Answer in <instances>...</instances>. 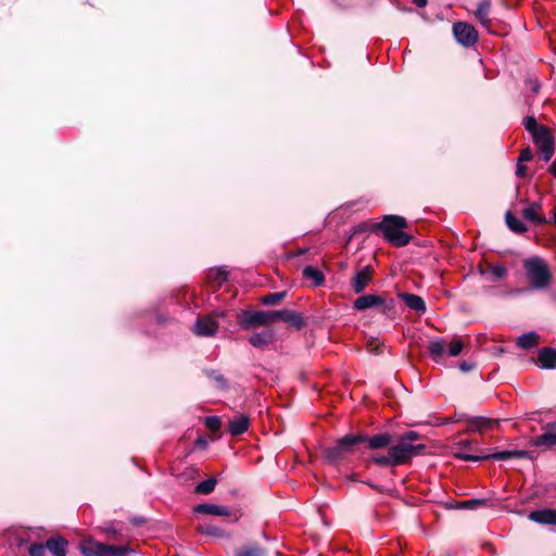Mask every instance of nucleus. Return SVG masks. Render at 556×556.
Returning <instances> with one entry per match:
<instances>
[{
	"mask_svg": "<svg viewBox=\"0 0 556 556\" xmlns=\"http://www.w3.org/2000/svg\"><path fill=\"white\" fill-rule=\"evenodd\" d=\"M363 439V443H367L370 450H381L389 447L388 454L386 455H372L369 458V463L375 464L379 467H397L410 463V460L424 453L426 445L422 443L414 444V442L420 440L421 435L414 430L403 432L399 435L395 444L392 443V435L388 432L377 433L368 437L359 434Z\"/></svg>",
	"mask_w": 556,
	"mask_h": 556,
	"instance_id": "f257e3e1",
	"label": "nucleus"
},
{
	"mask_svg": "<svg viewBox=\"0 0 556 556\" xmlns=\"http://www.w3.org/2000/svg\"><path fill=\"white\" fill-rule=\"evenodd\" d=\"M404 228H407V222L399 215H387L375 225V229L380 231L387 241L397 248L407 245L412 239L409 235L403 231Z\"/></svg>",
	"mask_w": 556,
	"mask_h": 556,
	"instance_id": "f03ea898",
	"label": "nucleus"
},
{
	"mask_svg": "<svg viewBox=\"0 0 556 556\" xmlns=\"http://www.w3.org/2000/svg\"><path fill=\"white\" fill-rule=\"evenodd\" d=\"M78 548L83 556H128L135 553L129 543L111 545L96 541L92 538L81 539Z\"/></svg>",
	"mask_w": 556,
	"mask_h": 556,
	"instance_id": "7ed1b4c3",
	"label": "nucleus"
},
{
	"mask_svg": "<svg viewBox=\"0 0 556 556\" xmlns=\"http://www.w3.org/2000/svg\"><path fill=\"white\" fill-rule=\"evenodd\" d=\"M363 442L364 439L358 434H346L339 439L334 445L325 447L323 456L327 462L338 464L352 455L355 452V446Z\"/></svg>",
	"mask_w": 556,
	"mask_h": 556,
	"instance_id": "20e7f679",
	"label": "nucleus"
},
{
	"mask_svg": "<svg viewBox=\"0 0 556 556\" xmlns=\"http://www.w3.org/2000/svg\"><path fill=\"white\" fill-rule=\"evenodd\" d=\"M278 311H241L237 321L241 329L250 330L277 323Z\"/></svg>",
	"mask_w": 556,
	"mask_h": 556,
	"instance_id": "39448f33",
	"label": "nucleus"
},
{
	"mask_svg": "<svg viewBox=\"0 0 556 556\" xmlns=\"http://www.w3.org/2000/svg\"><path fill=\"white\" fill-rule=\"evenodd\" d=\"M527 276L532 287L545 288L551 280V273L545 261L539 257H532L525 261Z\"/></svg>",
	"mask_w": 556,
	"mask_h": 556,
	"instance_id": "423d86ee",
	"label": "nucleus"
},
{
	"mask_svg": "<svg viewBox=\"0 0 556 556\" xmlns=\"http://www.w3.org/2000/svg\"><path fill=\"white\" fill-rule=\"evenodd\" d=\"M534 144L539 150V157L543 162H548L554 153V139L547 127L543 126L531 135Z\"/></svg>",
	"mask_w": 556,
	"mask_h": 556,
	"instance_id": "0eeeda50",
	"label": "nucleus"
},
{
	"mask_svg": "<svg viewBox=\"0 0 556 556\" xmlns=\"http://www.w3.org/2000/svg\"><path fill=\"white\" fill-rule=\"evenodd\" d=\"M534 144L539 150V157L543 162H548L554 153V139L547 127L543 126L531 135Z\"/></svg>",
	"mask_w": 556,
	"mask_h": 556,
	"instance_id": "6e6552de",
	"label": "nucleus"
},
{
	"mask_svg": "<svg viewBox=\"0 0 556 556\" xmlns=\"http://www.w3.org/2000/svg\"><path fill=\"white\" fill-rule=\"evenodd\" d=\"M453 34L458 43L464 47H472L478 40L476 28L465 22H457L453 25Z\"/></svg>",
	"mask_w": 556,
	"mask_h": 556,
	"instance_id": "1a4fd4ad",
	"label": "nucleus"
},
{
	"mask_svg": "<svg viewBox=\"0 0 556 556\" xmlns=\"http://www.w3.org/2000/svg\"><path fill=\"white\" fill-rule=\"evenodd\" d=\"M465 421L467 424V426H466L467 432H479V433H483V432L488 431L489 429L498 427L501 424L500 419L488 418V417H482V416L467 417L465 419Z\"/></svg>",
	"mask_w": 556,
	"mask_h": 556,
	"instance_id": "9d476101",
	"label": "nucleus"
},
{
	"mask_svg": "<svg viewBox=\"0 0 556 556\" xmlns=\"http://www.w3.org/2000/svg\"><path fill=\"white\" fill-rule=\"evenodd\" d=\"M218 324L213 316L205 315L199 317L193 326V331L200 337H212L215 336L218 330Z\"/></svg>",
	"mask_w": 556,
	"mask_h": 556,
	"instance_id": "9b49d317",
	"label": "nucleus"
},
{
	"mask_svg": "<svg viewBox=\"0 0 556 556\" xmlns=\"http://www.w3.org/2000/svg\"><path fill=\"white\" fill-rule=\"evenodd\" d=\"M372 274L374 269L369 265L357 270L351 279V287L353 291L357 294L362 293L372 280Z\"/></svg>",
	"mask_w": 556,
	"mask_h": 556,
	"instance_id": "f8f14e48",
	"label": "nucleus"
},
{
	"mask_svg": "<svg viewBox=\"0 0 556 556\" xmlns=\"http://www.w3.org/2000/svg\"><path fill=\"white\" fill-rule=\"evenodd\" d=\"M250 427V418L244 414L233 416L227 424V432L233 437H238L248 431Z\"/></svg>",
	"mask_w": 556,
	"mask_h": 556,
	"instance_id": "ddd939ff",
	"label": "nucleus"
},
{
	"mask_svg": "<svg viewBox=\"0 0 556 556\" xmlns=\"http://www.w3.org/2000/svg\"><path fill=\"white\" fill-rule=\"evenodd\" d=\"M532 446L553 447L556 445V425H547L545 431L530 441Z\"/></svg>",
	"mask_w": 556,
	"mask_h": 556,
	"instance_id": "4468645a",
	"label": "nucleus"
},
{
	"mask_svg": "<svg viewBox=\"0 0 556 556\" xmlns=\"http://www.w3.org/2000/svg\"><path fill=\"white\" fill-rule=\"evenodd\" d=\"M285 321L296 330H301L306 326L305 318L298 312L281 309L278 311L277 321Z\"/></svg>",
	"mask_w": 556,
	"mask_h": 556,
	"instance_id": "2eb2a0df",
	"label": "nucleus"
},
{
	"mask_svg": "<svg viewBox=\"0 0 556 556\" xmlns=\"http://www.w3.org/2000/svg\"><path fill=\"white\" fill-rule=\"evenodd\" d=\"M45 546L53 556H66L68 541L61 535H54L46 541Z\"/></svg>",
	"mask_w": 556,
	"mask_h": 556,
	"instance_id": "dca6fc26",
	"label": "nucleus"
},
{
	"mask_svg": "<svg viewBox=\"0 0 556 556\" xmlns=\"http://www.w3.org/2000/svg\"><path fill=\"white\" fill-rule=\"evenodd\" d=\"M275 341V332L273 329H264L250 336L249 342L257 349H265Z\"/></svg>",
	"mask_w": 556,
	"mask_h": 556,
	"instance_id": "f3484780",
	"label": "nucleus"
},
{
	"mask_svg": "<svg viewBox=\"0 0 556 556\" xmlns=\"http://www.w3.org/2000/svg\"><path fill=\"white\" fill-rule=\"evenodd\" d=\"M529 519L540 525L556 526V509L544 508L533 510L529 514Z\"/></svg>",
	"mask_w": 556,
	"mask_h": 556,
	"instance_id": "a211bd4d",
	"label": "nucleus"
},
{
	"mask_svg": "<svg viewBox=\"0 0 556 556\" xmlns=\"http://www.w3.org/2000/svg\"><path fill=\"white\" fill-rule=\"evenodd\" d=\"M381 303H383V296L377 294H366L358 296L353 302V307L356 311H365L367 308L378 307V305Z\"/></svg>",
	"mask_w": 556,
	"mask_h": 556,
	"instance_id": "6ab92c4d",
	"label": "nucleus"
},
{
	"mask_svg": "<svg viewBox=\"0 0 556 556\" xmlns=\"http://www.w3.org/2000/svg\"><path fill=\"white\" fill-rule=\"evenodd\" d=\"M541 368L552 369L556 368V349L543 348L539 351L538 359L535 362Z\"/></svg>",
	"mask_w": 556,
	"mask_h": 556,
	"instance_id": "aec40b11",
	"label": "nucleus"
},
{
	"mask_svg": "<svg viewBox=\"0 0 556 556\" xmlns=\"http://www.w3.org/2000/svg\"><path fill=\"white\" fill-rule=\"evenodd\" d=\"M542 206L539 203H531L522 210V216L525 219L533 222L539 225L546 224V218L541 213Z\"/></svg>",
	"mask_w": 556,
	"mask_h": 556,
	"instance_id": "412c9836",
	"label": "nucleus"
},
{
	"mask_svg": "<svg viewBox=\"0 0 556 556\" xmlns=\"http://www.w3.org/2000/svg\"><path fill=\"white\" fill-rule=\"evenodd\" d=\"M399 296L410 309L421 314L426 312V303L421 296L407 292L400 293Z\"/></svg>",
	"mask_w": 556,
	"mask_h": 556,
	"instance_id": "4be33fe9",
	"label": "nucleus"
},
{
	"mask_svg": "<svg viewBox=\"0 0 556 556\" xmlns=\"http://www.w3.org/2000/svg\"><path fill=\"white\" fill-rule=\"evenodd\" d=\"M193 511L198 514H206L214 516H230V510L228 507L216 504H199L193 508Z\"/></svg>",
	"mask_w": 556,
	"mask_h": 556,
	"instance_id": "5701e85b",
	"label": "nucleus"
},
{
	"mask_svg": "<svg viewBox=\"0 0 556 556\" xmlns=\"http://www.w3.org/2000/svg\"><path fill=\"white\" fill-rule=\"evenodd\" d=\"M302 276L306 280H311L314 287H320L325 283L323 271L313 266H305L302 270Z\"/></svg>",
	"mask_w": 556,
	"mask_h": 556,
	"instance_id": "b1692460",
	"label": "nucleus"
},
{
	"mask_svg": "<svg viewBox=\"0 0 556 556\" xmlns=\"http://www.w3.org/2000/svg\"><path fill=\"white\" fill-rule=\"evenodd\" d=\"M540 342V336L534 332L530 331L528 333H523L517 338V345L523 350H530L534 346H536Z\"/></svg>",
	"mask_w": 556,
	"mask_h": 556,
	"instance_id": "393cba45",
	"label": "nucleus"
},
{
	"mask_svg": "<svg viewBox=\"0 0 556 556\" xmlns=\"http://www.w3.org/2000/svg\"><path fill=\"white\" fill-rule=\"evenodd\" d=\"M445 342L442 339L430 341L428 351L434 362H439L445 353Z\"/></svg>",
	"mask_w": 556,
	"mask_h": 556,
	"instance_id": "a878e982",
	"label": "nucleus"
},
{
	"mask_svg": "<svg viewBox=\"0 0 556 556\" xmlns=\"http://www.w3.org/2000/svg\"><path fill=\"white\" fill-rule=\"evenodd\" d=\"M490 9H491V1L482 0L479 3L478 9L476 11L477 18L480 21V23L484 27H488L490 25V18H489Z\"/></svg>",
	"mask_w": 556,
	"mask_h": 556,
	"instance_id": "bb28decb",
	"label": "nucleus"
},
{
	"mask_svg": "<svg viewBox=\"0 0 556 556\" xmlns=\"http://www.w3.org/2000/svg\"><path fill=\"white\" fill-rule=\"evenodd\" d=\"M228 280V271L223 268H213L207 273V281L216 283L218 287Z\"/></svg>",
	"mask_w": 556,
	"mask_h": 556,
	"instance_id": "cd10ccee",
	"label": "nucleus"
},
{
	"mask_svg": "<svg viewBox=\"0 0 556 556\" xmlns=\"http://www.w3.org/2000/svg\"><path fill=\"white\" fill-rule=\"evenodd\" d=\"M505 220L508 228L516 233H523L527 231V227L520 222L510 211L505 214Z\"/></svg>",
	"mask_w": 556,
	"mask_h": 556,
	"instance_id": "c85d7f7f",
	"label": "nucleus"
},
{
	"mask_svg": "<svg viewBox=\"0 0 556 556\" xmlns=\"http://www.w3.org/2000/svg\"><path fill=\"white\" fill-rule=\"evenodd\" d=\"M236 556H266V551L257 545H249L238 549Z\"/></svg>",
	"mask_w": 556,
	"mask_h": 556,
	"instance_id": "c756f323",
	"label": "nucleus"
},
{
	"mask_svg": "<svg viewBox=\"0 0 556 556\" xmlns=\"http://www.w3.org/2000/svg\"><path fill=\"white\" fill-rule=\"evenodd\" d=\"M216 484H217V480L215 478H210L207 480L200 482L195 486L194 491L198 494H210L214 491Z\"/></svg>",
	"mask_w": 556,
	"mask_h": 556,
	"instance_id": "7c9ffc66",
	"label": "nucleus"
},
{
	"mask_svg": "<svg viewBox=\"0 0 556 556\" xmlns=\"http://www.w3.org/2000/svg\"><path fill=\"white\" fill-rule=\"evenodd\" d=\"M287 295L286 291L282 292H275V293H268L262 296L261 303L263 305H276L280 301H282Z\"/></svg>",
	"mask_w": 556,
	"mask_h": 556,
	"instance_id": "2f4dec72",
	"label": "nucleus"
},
{
	"mask_svg": "<svg viewBox=\"0 0 556 556\" xmlns=\"http://www.w3.org/2000/svg\"><path fill=\"white\" fill-rule=\"evenodd\" d=\"M464 349V343L463 341L455 337L451 340L450 344H448V350H447V354L450 356H457L462 353Z\"/></svg>",
	"mask_w": 556,
	"mask_h": 556,
	"instance_id": "473e14b6",
	"label": "nucleus"
},
{
	"mask_svg": "<svg viewBox=\"0 0 556 556\" xmlns=\"http://www.w3.org/2000/svg\"><path fill=\"white\" fill-rule=\"evenodd\" d=\"M378 307L380 308V312L387 316H392V314L394 313V308H395V301L390 298V299H386L383 298V303H381L380 305H378Z\"/></svg>",
	"mask_w": 556,
	"mask_h": 556,
	"instance_id": "72a5a7b5",
	"label": "nucleus"
},
{
	"mask_svg": "<svg viewBox=\"0 0 556 556\" xmlns=\"http://www.w3.org/2000/svg\"><path fill=\"white\" fill-rule=\"evenodd\" d=\"M532 159V152L529 148L527 149H523L520 153V156H519V164L517 166V170H516V174H525L526 172V167L523 165H521L522 162H528Z\"/></svg>",
	"mask_w": 556,
	"mask_h": 556,
	"instance_id": "f704fd0d",
	"label": "nucleus"
},
{
	"mask_svg": "<svg viewBox=\"0 0 556 556\" xmlns=\"http://www.w3.org/2000/svg\"><path fill=\"white\" fill-rule=\"evenodd\" d=\"M205 427L212 432L219 431L222 427V421L217 416H210L205 418Z\"/></svg>",
	"mask_w": 556,
	"mask_h": 556,
	"instance_id": "c9c22d12",
	"label": "nucleus"
},
{
	"mask_svg": "<svg viewBox=\"0 0 556 556\" xmlns=\"http://www.w3.org/2000/svg\"><path fill=\"white\" fill-rule=\"evenodd\" d=\"M198 531L202 534L222 536L223 530L214 526H199Z\"/></svg>",
	"mask_w": 556,
	"mask_h": 556,
	"instance_id": "e433bc0d",
	"label": "nucleus"
},
{
	"mask_svg": "<svg viewBox=\"0 0 556 556\" xmlns=\"http://www.w3.org/2000/svg\"><path fill=\"white\" fill-rule=\"evenodd\" d=\"M484 457H486V460L488 459H494V460L513 459L511 451L496 452V453H493V454H490V455H484Z\"/></svg>",
	"mask_w": 556,
	"mask_h": 556,
	"instance_id": "4c0bfd02",
	"label": "nucleus"
},
{
	"mask_svg": "<svg viewBox=\"0 0 556 556\" xmlns=\"http://www.w3.org/2000/svg\"><path fill=\"white\" fill-rule=\"evenodd\" d=\"M29 556H46V546L43 544L34 543L28 547Z\"/></svg>",
	"mask_w": 556,
	"mask_h": 556,
	"instance_id": "58836bf2",
	"label": "nucleus"
},
{
	"mask_svg": "<svg viewBox=\"0 0 556 556\" xmlns=\"http://www.w3.org/2000/svg\"><path fill=\"white\" fill-rule=\"evenodd\" d=\"M525 127L532 135L538 131V129L542 128L543 125H539L533 116H529L525 121Z\"/></svg>",
	"mask_w": 556,
	"mask_h": 556,
	"instance_id": "ea45409f",
	"label": "nucleus"
},
{
	"mask_svg": "<svg viewBox=\"0 0 556 556\" xmlns=\"http://www.w3.org/2000/svg\"><path fill=\"white\" fill-rule=\"evenodd\" d=\"M455 457L467 460V462H480V460H486V457L483 456H476L467 453L457 452L455 453Z\"/></svg>",
	"mask_w": 556,
	"mask_h": 556,
	"instance_id": "a19ab883",
	"label": "nucleus"
},
{
	"mask_svg": "<svg viewBox=\"0 0 556 556\" xmlns=\"http://www.w3.org/2000/svg\"><path fill=\"white\" fill-rule=\"evenodd\" d=\"M482 500H469L460 502L458 506L463 508H476L477 506L482 505Z\"/></svg>",
	"mask_w": 556,
	"mask_h": 556,
	"instance_id": "79ce46f5",
	"label": "nucleus"
},
{
	"mask_svg": "<svg viewBox=\"0 0 556 556\" xmlns=\"http://www.w3.org/2000/svg\"><path fill=\"white\" fill-rule=\"evenodd\" d=\"M511 455H513V458H518V459L528 458L530 455V452L525 451V450H514V451H511Z\"/></svg>",
	"mask_w": 556,
	"mask_h": 556,
	"instance_id": "37998d69",
	"label": "nucleus"
},
{
	"mask_svg": "<svg viewBox=\"0 0 556 556\" xmlns=\"http://www.w3.org/2000/svg\"><path fill=\"white\" fill-rule=\"evenodd\" d=\"M475 368V363L471 362H462L459 364V369L464 372H468Z\"/></svg>",
	"mask_w": 556,
	"mask_h": 556,
	"instance_id": "c03bdc74",
	"label": "nucleus"
},
{
	"mask_svg": "<svg viewBox=\"0 0 556 556\" xmlns=\"http://www.w3.org/2000/svg\"><path fill=\"white\" fill-rule=\"evenodd\" d=\"M492 271L497 277H503L506 274V269L503 266H495L493 267Z\"/></svg>",
	"mask_w": 556,
	"mask_h": 556,
	"instance_id": "a18cd8bd",
	"label": "nucleus"
},
{
	"mask_svg": "<svg viewBox=\"0 0 556 556\" xmlns=\"http://www.w3.org/2000/svg\"><path fill=\"white\" fill-rule=\"evenodd\" d=\"M194 445H195L197 447H200V448H205V447H206V445H207V441H206V439H205V438H203V437H199V438L195 440Z\"/></svg>",
	"mask_w": 556,
	"mask_h": 556,
	"instance_id": "49530a36",
	"label": "nucleus"
},
{
	"mask_svg": "<svg viewBox=\"0 0 556 556\" xmlns=\"http://www.w3.org/2000/svg\"><path fill=\"white\" fill-rule=\"evenodd\" d=\"M210 316H213L214 319L223 318L226 316V312L224 311H214Z\"/></svg>",
	"mask_w": 556,
	"mask_h": 556,
	"instance_id": "de8ad7c7",
	"label": "nucleus"
},
{
	"mask_svg": "<svg viewBox=\"0 0 556 556\" xmlns=\"http://www.w3.org/2000/svg\"><path fill=\"white\" fill-rule=\"evenodd\" d=\"M413 2L418 7V8H425L428 3V0H413Z\"/></svg>",
	"mask_w": 556,
	"mask_h": 556,
	"instance_id": "09e8293b",
	"label": "nucleus"
},
{
	"mask_svg": "<svg viewBox=\"0 0 556 556\" xmlns=\"http://www.w3.org/2000/svg\"><path fill=\"white\" fill-rule=\"evenodd\" d=\"M549 174H556V161L549 166Z\"/></svg>",
	"mask_w": 556,
	"mask_h": 556,
	"instance_id": "8fccbe9b",
	"label": "nucleus"
},
{
	"mask_svg": "<svg viewBox=\"0 0 556 556\" xmlns=\"http://www.w3.org/2000/svg\"><path fill=\"white\" fill-rule=\"evenodd\" d=\"M216 380H217L218 382H220L224 387H226L227 381H226V379H225L223 376H218V377L216 378Z\"/></svg>",
	"mask_w": 556,
	"mask_h": 556,
	"instance_id": "3c124183",
	"label": "nucleus"
},
{
	"mask_svg": "<svg viewBox=\"0 0 556 556\" xmlns=\"http://www.w3.org/2000/svg\"><path fill=\"white\" fill-rule=\"evenodd\" d=\"M104 531H105L106 533H111V534H113V535H115V534L117 533V531H116L115 529H113V528H105V529H104Z\"/></svg>",
	"mask_w": 556,
	"mask_h": 556,
	"instance_id": "603ef678",
	"label": "nucleus"
},
{
	"mask_svg": "<svg viewBox=\"0 0 556 556\" xmlns=\"http://www.w3.org/2000/svg\"><path fill=\"white\" fill-rule=\"evenodd\" d=\"M367 484L371 488V489H375V490H378V486L371 482H367Z\"/></svg>",
	"mask_w": 556,
	"mask_h": 556,
	"instance_id": "864d4df0",
	"label": "nucleus"
},
{
	"mask_svg": "<svg viewBox=\"0 0 556 556\" xmlns=\"http://www.w3.org/2000/svg\"><path fill=\"white\" fill-rule=\"evenodd\" d=\"M459 445L468 446V445H469V442H468V441L459 442Z\"/></svg>",
	"mask_w": 556,
	"mask_h": 556,
	"instance_id": "5fc2aeb1",
	"label": "nucleus"
},
{
	"mask_svg": "<svg viewBox=\"0 0 556 556\" xmlns=\"http://www.w3.org/2000/svg\"><path fill=\"white\" fill-rule=\"evenodd\" d=\"M554 223L556 225V207L554 208Z\"/></svg>",
	"mask_w": 556,
	"mask_h": 556,
	"instance_id": "6e6d98bb",
	"label": "nucleus"
}]
</instances>
